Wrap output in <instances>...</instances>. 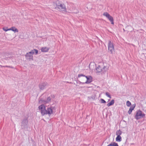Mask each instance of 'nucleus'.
Wrapping results in <instances>:
<instances>
[{"label":"nucleus","instance_id":"obj_1","mask_svg":"<svg viewBox=\"0 0 146 146\" xmlns=\"http://www.w3.org/2000/svg\"><path fill=\"white\" fill-rule=\"evenodd\" d=\"M54 6L56 9H59L60 11L64 12H67L65 5L59 1L57 0L56 1L55 3L54 4Z\"/></svg>","mask_w":146,"mask_h":146},{"label":"nucleus","instance_id":"obj_2","mask_svg":"<svg viewBox=\"0 0 146 146\" xmlns=\"http://www.w3.org/2000/svg\"><path fill=\"white\" fill-rule=\"evenodd\" d=\"M105 64H106L104 63H102L98 66L96 68L97 72H101L102 73H104L107 70L108 68Z\"/></svg>","mask_w":146,"mask_h":146},{"label":"nucleus","instance_id":"obj_3","mask_svg":"<svg viewBox=\"0 0 146 146\" xmlns=\"http://www.w3.org/2000/svg\"><path fill=\"white\" fill-rule=\"evenodd\" d=\"M145 114L141 111L139 110L136 111V113L135 116V118L137 120L144 117Z\"/></svg>","mask_w":146,"mask_h":146},{"label":"nucleus","instance_id":"obj_4","mask_svg":"<svg viewBox=\"0 0 146 146\" xmlns=\"http://www.w3.org/2000/svg\"><path fill=\"white\" fill-rule=\"evenodd\" d=\"M28 121L27 117L24 118L21 122V128L22 129H24L25 130L28 129Z\"/></svg>","mask_w":146,"mask_h":146},{"label":"nucleus","instance_id":"obj_5","mask_svg":"<svg viewBox=\"0 0 146 146\" xmlns=\"http://www.w3.org/2000/svg\"><path fill=\"white\" fill-rule=\"evenodd\" d=\"M56 109V108L55 107L50 106L49 107H48L47 109H46L45 113V115L48 114L50 115L53 113V110Z\"/></svg>","mask_w":146,"mask_h":146},{"label":"nucleus","instance_id":"obj_6","mask_svg":"<svg viewBox=\"0 0 146 146\" xmlns=\"http://www.w3.org/2000/svg\"><path fill=\"white\" fill-rule=\"evenodd\" d=\"M108 47L109 52H110L111 54H113V52L114 51V49L113 43L110 40L109 41Z\"/></svg>","mask_w":146,"mask_h":146},{"label":"nucleus","instance_id":"obj_7","mask_svg":"<svg viewBox=\"0 0 146 146\" xmlns=\"http://www.w3.org/2000/svg\"><path fill=\"white\" fill-rule=\"evenodd\" d=\"M103 15L106 16L111 22V23L114 24L113 19V17L110 15L107 12H106L104 13Z\"/></svg>","mask_w":146,"mask_h":146},{"label":"nucleus","instance_id":"obj_8","mask_svg":"<svg viewBox=\"0 0 146 146\" xmlns=\"http://www.w3.org/2000/svg\"><path fill=\"white\" fill-rule=\"evenodd\" d=\"M38 109L40 111L41 114L42 115H45L46 111V107L44 105L42 104L41 105L38 107Z\"/></svg>","mask_w":146,"mask_h":146},{"label":"nucleus","instance_id":"obj_9","mask_svg":"<svg viewBox=\"0 0 146 146\" xmlns=\"http://www.w3.org/2000/svg\"><path fill=\"white\" fill-rule=\"evenodd\" d=\"M48 86V84L47 82H44L41 83L39 84V86L40 89L43 90L46 88V86Z\"/></svg>","mask_w":146,"mask_h":146},{"label":"nucleus","instance_id":"obj_10","mask_svg":"<svg viewBox=\"0 0 146 146\" xmlns=\"http://www.w3.org/2000/svg\"><path fill=\"white\" fill-rule=\"evenodd\" d=\"M26 59L29 60H33V56L32 54L29 53V52H27L25 55Z\"/></svg>","mask_w":146,"mask_h":146},{"label":"nucleus","instance_id":"obj_11","mask_svg":"<svg viewBox=\"0 0 146 146\" xmlns=\"http://www.w3.org/2000/svg\"><path fill=\"white\" fill-rule=\"evenodd\" d=\"M55 97L54 95H51L50 96L47 97L46 99L44 101V102L45 104L49 103L52 99H54Z\"/></svg>","mask_w":146,"mask_h":146},{"label":"nucleus","instance_id":"obj_12","mask_svg":"<svg viewBox=\"0 0 146 146\" xmlns=\"http://www.w3.org/2000/svg\"><path fill=\"white\" fill-rule=\"evenodd\" d=\"M85 77L87 79L86 81L84 83L86 84L90 83L92 81V77L91 76H86Z\"/></svg>","mask_w":146,"mask_h":146},{"label":"nucleus","instance_id":"obj_13","mask_svg":"<svg viewBox=\"0 0 146 146\" xmlns=\"http://www.w3.org/2000/svg\"><path fill=\"white\" fill-rule=\"evenodd\" d=\"M135 106V104H133L130 107L129 111H128V113L129 114H130L132 112V110H133Z\"/></svg>","mask_w":146,"mask_h":146},{"label":"nucleus","instance_id":"obj_14","mask_svg":"<svg viewBox=\"0 0 146 146\" xmlns=\"http://www.w3.org/2000/svg\"><path fill=\"white\" fill-rule=\"evenodd\" d=\"M29 53L33 55V54H35L36 55L37 54H38V50L36 49H34L33 50H31L30 52H29Z\"/></svg>","mask_w":146,"mask_h":146},{"label":"nucleus","instance_id":"obj_15","mask_svg":"<svg viewBox=\"0 0 146 146\" xmlns=\"http://www.w3.org/2000/svg\"><path fill=\"white\" fill-rule=\"evenodd\" d=\"M49 48L47 47H42L41 50L42 52H46L48 51Z\"/></svg>","mask_w":146,"mask_h":146},{"label":"nucleus","instance_id":"obj_16","mask_svg":"<svg viewBox=\"0 0 146 146\" xmlns=\"http://www.w3.org/2000/svg\"><path fill=\"white\" fill-rule=\"evenodd\" d=\"M9 30H11L15 33L18 32V30L15 27H13L9 29Z\"/></svg>","mask_w":146,"mask_h":146},{"label":"nucleus","instance_id":"obj_17","mask_svg":"<svg viewBox=\"0 0 146 146\" xmlns=\"http://www.w3.org/2000/svg\"><path fill=\"white\" fill-rule=\"evenodd\" d=\"M114 102L115 101L114 100H112L110 102L107 104V106L108 107H110L113 105L114 103Z\"/></svg>","mask_w":146,"mask_h":146},{"label":"nucleus","instance_id":"obj_18","mask_svg":"<svg viewBox=\"0 0 146 146\" xmlns=\"http://www.w3.org/2000/svg\"><path fill=\"white\" fill-rule=\"evenodd\" d=\"M122 140L121 137L120 136H117L116 138V141L117 142H120Z\"/></svg>","mask_w":146,"mask_h":146},{"label":"nucleus","instance_id":"obj_19","mask_svg":"<svg viewBox=\"0 0 146 146\" xmlns=\"http://www.w3.org/2000/svg\"><path fill=\"white\" fill-rule=\"evenodd\" d=\"M122 131L120 129L116 131V134L117 136H120L122 133Z\"/></svg>","mask_w":146,"mask_h":146},{"label":"nucleus","instance_id":"obj_20","mask_svg":"<svg viewBox=\"0 0 146 146\" xmlns=\"http://www.w3.org/2000/svg\"><path fill=\"white\" fill-rule=\"evenodd\" d=\"M109 146H119L117 143L115 142L111 143L109 144Z\"/></svg>","mask_w":146,"mask_h":146},{"label":"nucleus","instance_id":"obj_21","mask_svg":"<svg viewBox=\"0 0 146 146\" xmlns=\"http://www.w3.org/2000/svg\"><path fill=\"white\" fill-rule=\"evenodd\" d=\"M131 105V103L129 101H127L126 102V105L128 107H130Z\"/></svg>","mask_w":146,"mask_h":146},{"label":"nucleus","instance_id":"obj_22","mask_svg":"<svg viewBox=\"0 0 146 146\" xmlns=\"http://www.w3.org/2000/svg\"><path fill=\"white\" fill-rule=\"evenodd\" d=\"M85 76H86L85 75H84L83 74H80L78 75V77L80 78L81 76H83V77H85Z\"/></svg>","mask_w":146,"mask_h":146},{"label":"nucleus","instance_id":"obj_23","mask_svg":"<svg viewBox=\"0 0 146 146\" xmlns=\"http://www.w3.org/2000/svg\"><path fill=\"white\" fill-rule=\"evenodd\" d=\"M106 95L108 97L110 98H111V96L108 92H106Z\"/></svg>","mask_w":146,"mask_h":146},{"label":"nucleus","instance_id":"obj_24","mask_svg":"<svg viewBox=\"0 0 146 146\" xmlns=\"http://www.w3.org/2000/svg\"><path fill=\"white\" fill-rule=\"evenodd\" d=\"M100 100L102 103L104 104L106 103V101L103 99H101Z\"/></svg>","mask_w":146,"mask_h":146},{"label":"nucleus","instance_id":"obj_25","mask_svg":"<svg viewBox=\"0 0 146 146\" xmlns=\"http://www.w3.org/2000/svg\"><path fill=\"white\" fill-rule=\"evenodd\" d=\"M3 67H8V68H13V69L15 68L14 67H13V66H3Z\"/></svg>","mask_w":146,"mask_h":146},{"label":"nucleus","instance_id":"obj_26","mask_svg":"<svg viewBox=\"0 0 146 146\" xmlns=\"http://www.w3.org/2000/svg\"><path fill=\"white\" fill-rule=\"evenodd\" d=\"M3 30L5 32H6L8 31H9V29H7V28H3Z\"/></svg>","mask_w":146,"mask_h":146},{"label":"nucleus","instance_id":"obj_27","mask_svg":"<svg viewBox=\"0 0 146 146\" xmlns=\"http://www.w3.org/2000/svg\"><path fill=\"white\" fill-rule=\"evenodd\" d=\"M79 82V84H85V83H84V82H81L79 81H78Z\"/></svg>","mask_w":146,"mask_h":146},{"label":"nucleus","instance_id":"obj_28","mask_svg":"<svg viewBox=\"0 0 146 146\" xmlns=\"http://www.w3.org/2000/svg\"><path fill=\"white\" fill-rule=\"evenodd\" d=\"M123 31H125V30H124V29H123Z\"/></svg>","mask_w":146,"mask_h":146},{"label":"nucleus","instance_id":"obj_29","mask_svg":"<svg viewBox=\"0 0 146 146\" xmlns=\"http://www.w3.org/2000/svg\"><path fill=\"white\" fill-rule=\"evenodd\" d=\"M107 146H109V145H107Z\"/></svg>","mask_w":146,"mask_h":146}]
</instances>
